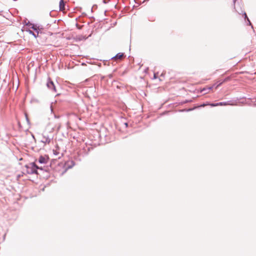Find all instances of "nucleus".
Here are the masks:
<instances>
[{"mask_svg": "<svg viewBox=\"0 0 256 256\" xmlns=\"http://www.w3.org/2000/svg\"><path fill=\"white\" fill-rule=\"evenodd\" d=\"M32 28L33 29H34V30H36V28L34 27V26H32Z\"/></svg>", "mask_w": 256, "mask_h": 256, "instance_id": "ddd939ff", "label": "nucleus"}, {"mask_svg": "<svg viewBox=\"0 0 256 256\" xmlns=\"http://www.w3.org/2000/svg\"><path fill=\"white\" fill-rule=\"evenodd\" d=\"M50 138L48 136H44L43 139L42 140L44 142H50Z\"/></svg>", "mask_w": 256, "mask_h": 256, "instance_id": "39448f33", "label": "nucleus"}, {"mask_svg": "<svg viewBox=\"0 0 256 256\" xmlns=\"http://www.w3.org/2000/svg\"><path fill=\"white\" fill-rule=\"evenodd\" d=\"M154 78H156V74H154Z\"/></svg>", "mask_w": 256, "mask_h": 256, "instance_id": "2eb2a0df", "label": "nucleus"}, {"mask_svg": "<svg viewBox=\"0 0 256 256\" xmlns=\"http://www.w3.org/2000/svg\"><path fill=\"white\" fill-rule=\"evenodd\" d=\"M124 56V54L122 53H118V54L114 57V58L115 59H120L122 58Z\"/></svg>", "mask_w": 256, "mask_h": 256, "instance_id": "423d86ee", "label": "nucleus"}, {"mask_svg": "<svg viewBox=\"0 0 256 256\" xmlns=\"http://www.w3.org/2000/svg\"><path fill=\"white\" fill-rule=\"evenodd\" d=\"M25 115H26V119L28 121V116H27L26 114Z\"/></svg>", "mask_w": 256, "mask_h": 256, "instance_id": "9b49d317", "label": "nucleus"}, {"mask_svg": "<svg viewBox=\"0 0 256 256\" xmlns=\"http://www.w3.org/2000/svg\"><path fill=\"white\" fill-rule=\"evenodd\" d=\"M124 125H125V126H126V127H127V126H128V123H126V122H125V123H124Z\"/></svg>", "mask_w": 256, "mask_h": 256, "instance_id": "f8f14e48", "label": "nucleus"}, {"mask_svg": "<svg viewBox=\"0 0 256 256\" xmlns=\"http://www.w3.org/2000/svg\"><path fill=\"white\" fill-rule=\"evenodd\" d=\"M228 104V102H220L216 103V104L212 103L210 104V106H226Z\"/></svg>", "mask_w": 256, "mask_h": 256, "instance_id": "20e7f679", "label": "nucleus"}, {"mask_svg": "<svg viewBox=\"0 0 256 256\" xmlns=\"http://www.w3.org/2000/svg\"><path fill=\"white\" fill-rule=\"evenodd\" d=\"M48 162V158L40 156L38 158V162L40 164H46Z\"/></svg>", "mask_w": 256, "mask_h": 256, "instance_id": "7ed1b4c3", "label": "nucleus"}, {"mask_svg": "<svg viewBox=\"0 0 256 256\" xmlns=\"http://www.w3.org/2000/svg\"><path fill=\"white\" fill-rule=\"evenodd\" d=\"M64 2L62 0H60V10H62L64 9Z\"/></svg>", "mask_w": 256, "mask_h": 256, "instance_id": "0eeeda50", "label": "nucleus"}, {"mask_svg": "<svg viewBox=\"0 0 256 256\" xmlns=\"http://www.w3.org/2000/svg\"><path fill=\"white\" fill-rule=\"evenodd\" d=\"M30 34H32L34 35V36L35 37H36V36L35 35V34H34L33 32H32V31H30Z\"/></svg>", "mask_w": 256, "mask_h": 256, "instance_id": "9d476101", "label": "nucleus"}, {"mask_svg": "<svg viewBox=\"0 0 256 256\" xmlns=\"http://www.w3.org/2000/svg\"><path fill=\"white\" fill-rule=\"evenodd\" d=\"M50 108H51V111H52V106H50Z\"/></svg>", "mask_w": 256, "mask_h": 256, "instance_id": "4468645a", "label": "nucleus"}, {"mask_svg": "<svg viewBox=\"0 0 256 256\" xmlns=\"http://www.w3.org/2000/svg\"><path fill=\"white\" fill-rule=\"evenodd\" d=\"M210 104H210V103L203 104H202V105L200 106H202V107H204V106H210Z\"/></svg>", "mask_w": 256, "mask_h": 256, "instance_id": "6e6552de", "label": "nucleus"}, {"mask_svg": "<svg viewBox=\"0 0 256 256\" xmlns=\"http://www.w3.org/2000/svg\"><path fill=\"white\" fill-rule=\"evenodd\" d=\"M46 85H47L48 88L49 89L52 90L53 92H54L56 91V86H55L54 82L52 81L48 80L47 82Z\"/></svg>", "mask_w": 256, "mask_h": 256, "instance_id": "f03ea898", "label": "nucleus"}, {"mask_svg": "<svg viewBox=\"0 0 256 256\" xmlns=\"http://www.w3.org/2000/svg\"><path fill=\"white\" fill-rule=\"evenodd\" d=\"M27 168L26 172L29 174H36V170L38 168L34 163H31L29 166H26Z\"/></svg>", "mask_w": 256, "mask_h": 256, "instance_id": "f257e3e1", "label": "nucleus"}, {"mask_svg": "<svg viewBox=\"0 0 256 256\" xmlns=\"http://www.w3.org/2000/svg\"><path fill=\"white\" fill-rule=\"evenodd\" d=\"M244 16H245V18H248V17H247V16H246V13H244ZM248 20L250 24H251V23H250V20H248Z\"/></svg>", "mask_w": 256, "mask_h": 256, "instance_id": "1a4fd4ad", "label": "nucleus"}]
</instances>
